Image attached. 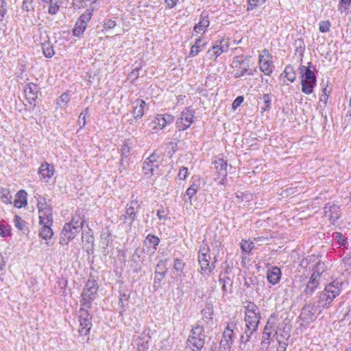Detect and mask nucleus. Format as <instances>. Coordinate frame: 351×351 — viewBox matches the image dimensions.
<instances>
[{
    "mask_svg": "<svg viewBox=\"0 0 351 351\" xmlns=\"http://www.w3.org/2000/svg\"><path fill=\"white\" fill-rule=\"evenodd\" d=\"M158 156L156 153H153L143 162V170L145 175L151 176L154 174L155 167L158 168L156 160Z\"/></svg>",
    "mask_w": 351,
    "mask_h": 351,
    "instance_id": "f8f14e48",
    "label": "nucleus"
},
{
    "mask_svg": "<svg viewBox=\"0 0 351 351\" xmlns=\"http://www.w3.org/2000/svg\"><path fill=\"white\" fill-rule=\"evenodd\" d=\"M98 285L96 280L88 279L81 293L80 305L81 306L90 308L91 302L93 301L97 295Z\"/></svg>",
    "mask_w": 351,
    "mask_h": 351,
    "instance_id": "7ed1b4c3",
    "label": "nucleus"
},
{
    "mask_svg": "<svg viewBox=\"0 0 351 351\" xmlns=\"http://www.w3.org/2000/svg\"><path fill=\"white\" fill-rule=\"evenodd\" d=\"M86 25L82 24L81 22L76 21L75 27L73 29V35L80 37L85 31Z\"/></svg>",
    "mask_w": 351,
    "mask_h": 351,
    "instance_id": "ea45409f",
    "label": "nucleus"
},
{
    "mask_svg": "<svg viewBox=\"0 0 351 351\" xmlns=\"http://www.w3.org/2000/svg\"><path fill=\"white\" fill-rule=\"evenodd\" d=\"M274 317H273L272 316H271L265 326V328H264V330H263V340L262 341V344H265L267 346H269L270 342H269V339L271 338V334H272V332L274 331Z\"/></svg>",
    "mask_w": 351,
    "mask_h": 351,
    "instance_id": "dca6fc26",
    "label": "nucleus"
},
{
    "mask_svg": "<svg viewBox=\"0 0 351 351\" xmlns=\"http://www.w3.org/2000/svg\"><path fill=\"white\" fill-rule=\"evenodd\" d=\"M14 223L15 227L19 230L22 231L25 233L26 231H28V228L27 226V222L21 219L19 215H15L14 217Z\"/></svg>",
    "mask_w": 351,
    "mask_h": 351,
    "instance_id": "473e14b6",
    "label": "nucleus"
},
{
    "mask_svg": "<svg viewBox=\"0 0 351 351\" xmlns=\"http://www.w3.org/2000/svg\"><path fill=\"white\" fill-rule=\"evenodd\" d=\"M234 331L228 324L223 332V338L220 341V346L224 350L229 349L232 345Z\"/></svg>",
    "mask_w": 351,
    "mask_h": 351,
    "instance_id": "2eb2a0df",
    "label": "nucleus"
},
{
    "mask_svg": "<svg viewBox=\"0 0 351 351\" xmlns=\"http://www.w3.org/2000/svg\"><path fill=\"white\" fill-rule=\"evenodd\" d=\"M52 212V207H47V210L38 211L40 223L53 224Z\"/></svg>",
    "mask_w": 351,
    "mask_h": 351,
    "instance_id": "412c9836",
    "label": "nucleus"
},
{
    "mask_svg": "<svg viewBox=\"0 0 351 351\" xmlns=\"http://www.w3.org/2000/svg\"><path fill=\"white\" fill-rule=\"evenodd\" d=\"M132 199L130 201L129 204L126 205V206H129V208H132V209L138 210L140 208L138 201L136 199H134V195H132Z\"/></svg>",
    "mask_w": 351,
    "mask_h": 351,
    "instance_id": "0e129e2a",
    "label": "nucleus"
},
{
    "mask_svg": "<svg viewBox=\"0 0 351 351\" xmlns=\"http://www.w3.org/2000/svg\"><path fill=\"white\" fill-rule=\"evenodd\" d=\"M68 223H72L73 226L79 227L80 230L84 226L85 223L84 220H82V217L80 216V211H76V214L73 216L70 222Z\"/></svg>",
    "mask_w": 351,
    "mask_h": 351,
    "instance_id": "e433bc0d",
    "label": "nucleus"
},
{
    "mask_svg": "<svg viewBox=\"0 0 351 351\" xmlns=\"http://www.w3.org/2000/svg\"><path fill=\"white\" fill-rule=\"evenodd\" d=\"M243 306L245 308V315L261 316L259 308L254 302L246 301L243 302Z\"/></svg>",
    "mask_w": 351,
    "mask_h": 351,
    "instance_id": "5701e85b",
    "label": "nucleus"
},
{
    "mask_svg": "<svg viewBox=\"0 0 351 351\" xmlns=\"http://www.w3.org/2000/svg\"><path fill=\"white\" fill-rule=\"evenodd\" d=\"M261 316L250 315L245 314L244 317L245 326L255 328L258 330L261 322Z\"/></svg>",
    "mask_w": 351,
    "mask_h": 351,
    "instance_id": "4be33fe9",
    "label": "nucleus"
},
{
    "mask_svg": "<svg viewBox=\"0 0 351 351\" xmlns=\"http://www.w3.org/2000/svg\"><path fill=\"white\" fill-rule=\"evenodd\" d=\"M26 204H27L26 199H16L14 201V206L19 208H22L23 206H25Z\"/></svg>",
    "mask_w": 351,
    "mask_h": 351,
    "instance_id": "774afa93",
    "label": "nucleus"
},
{
    "mask_svg": "<svg viewBox=\"0 0 351 351\" xmlns=\"http://www.w3.org/2000/svg\"><path fill=\"white\" fill-rule=\"evenodd\" d=\"M258 280L256 276L245 278L244 285L246 287H251L257 284Z\"/></svg>",
    "mask_w": 351,
    "mask_h": 351,
    "instance_id": "5fc2aeb1",
    "label": "nucleus"
},
{
    "mask_svg": "<svg viewBox=\"0 0 351 351\" xmlns=\"http://www.w3.org/2000/svg\"><path fill=\"white\" fill-rule=\"evenodd\" d=\"M241 247L243 252L249 253L254 247V244L252 241L243 240L241 243Z\"/></svg>",
    "mask_w": 351,
    "mask_h": 351,
    "instance_id": "c03bdc74",
    "label": "nucleus"
},
{
    "mask_svg": "<svg viewBox=\"0 0 351 351\" xmlns=\"http://www.w3.org/2000/svg\"><path fill=\"white\" fill-rule=\"evenodd\" d=\"M227 162L222 158L215 161V168L219 171V173L223 177L227 175Z\"/></svg>",
    "mask_w": 351,
    "mask_h": 351,
    "instance_id": "72a5a7b5",
    "label": "nucleus"
},
{
    "mask_svg": "<svg viewBox=\"0 0 351 351\" xmlns=\"http://www.w3.org/2000/svg\"><path fill=\"white\" fill-rule=\"evenodd\" d=\"M318 304L315 306L314 304H306L302 309V313L300 315V319L306 323H310L314 321L315 313L318 311Z\"/></svg>",
    "mask_w": 351,
    "mask_h": 351,
    "instance_id": "9b49d317",
    "label": "nucleus"
},
{
    "mask_svg": "<svg viewBox=\"0 0 351 351\" xmlns=\"http://www.w3.org/2000/svg\"><path fill=\"white\" fill-rule=\"evenodd\" d=\"M262 99L264 103V105L261 107L262 110H263L264 111L269 110L271 108V103L270 96L268 94H264Z\"/></svg>",
    "mask_w": 351,
    "mask_h": 351,
    "instance_id": "de8ad7c7",
    "label": "nucleus"
},
{
    "mask_svg": "<svg viewBox=\"0 0 351 351\" xmlns=\"http://www.w3.org/2000/svg\"><path fill=\"white\" fill-rule=\"evenodd\" d=\"M145 243L146 245H153V250L155 251L157 249V246L159 244L160 239L158 237L154 235V234H148L145 239Z\"/></svg>",
    "mask_w": 351,
    "mask_h": 351,
    "instance_id": "58836bf2",
    "label": "nucleus"
},
{
    "mask_svg": "<svg viewBox=\"0 0 351 351\" xmlns=\"http://www.w3.org/2000/svg\"><path fill=\"white\" fill-rule=\"evenodd\" d=\"M247 73L250 75H253V72L252 71L248 72V69H247V68H243V69H241V68L239 69H239H237V71L234 73V77L235 78H239V77L243 76L244 74H245Z\"/></svg>",
    "mask_w": 351,
    "mask_h": 351,
    "instance_id": "bf43d9fd",
    "label": "nucleus"
},
{
    "mask_svg": "<svg viewBox=\"0 0 351 351\" xmlns=\"http://www.w3.org/2000/svg\"><path fill=\"white\" fill-rule=\"evenodd\" d=\"M92 16V10H87L84 14H82L77 21L81 22L82 24L87 26L88 23L90 20Z\"/></svg>",
    "mask_w": 351,
    "mask_h": 351,
    "instance_id": "37998d69",
    "label": "nucleus"
},
{
    "mask_svg": "<svg viewBox=\"0 0 351 351\" xmlns=\"http://www.w3.org/2000/svg\"><path fill=\"white\" fill-rule=\"evenodd\" d=\"M22 9L26 12H33L34 10L33 0H23Z\"/></svg>",
    "mask_w": 351,
    "mask_h": 351,
    "instance_id": "09e8293b",
    "label": "nucleus"
},
{
    "mask_svg": "<svg viewBox=\"0 0 351 351\" xmlns=\"http://www.w3.org/2000/svg\"><path fill=\"white\" fill-rule=\"evenodd\" d=\"M205 45L206 43H202L201 38L196 39L195 44L192 45L191 48L189 57H194L197 56L202 50L204 49Z\"/></svg>",
    "mask_w": 351,
    "mask_h": 351,
    "instance_id": "bb28decb",
    "label": "nucleus"
},
{
    "mask_svg": "<svg viewBox=\"0 0 351 351\" xmlns=\"http://www.w3.org/2000/svg\"><path fill=\"white\" fill-rule=\"evenodd\" d=\"M131 154V147L127 143H124L121 147V156L129 157Z\"/></svg>",
    "mask_w": 351,
    "mask_h": 351,
    "instance_id": "052dcab7",
    "label": "nucleus"
},
{
    "mask_svg": "<svg viewBox=\"0 0 351 351\" xmlns=\"http://www.w3.org/2000/svg\"><path fill=\"white\" fill-rule=\"evenodd\" d=\"M87 2L86 0H73V7L75 10H80L86 5Z\"/></svg>",
    "mask_w": 351,
    "mask_h": 351,
    "instance_id": "4d7b16f0",
    "label": "nucleus"
},
{
    "mask_svg": "<svg viewBox=\"0 0 351 351\" xmlns=\"http://www.w3.org/2000/svg\"><path fill=\"white\" fill-rule=\"evenodd\" d=\"M257 329L245 326L244 330L241 335V343L245 344L253 339H256Z\"/></svg>",
    "mask_w": 351,
    "mask_h": 351,
    "instance_id": "aec40b11",
    "label": "nucleus"
},
{
    "mask_svg": "<svg viewBox=\"0 0 351 351\" xmlns=\"http://www.w3.org/2000/svg\"><path fill=\"white\" fill-rule=\"evenodd\" d=\"M184 265L182 259L176 258L174 260L173 268L177 272H182Z\"/></svg>",
    "mask_w": 351,
    "mask_h": 351,
    "instance_id": "3c124183",
    "label": "nucleus"
},
{
    "mask_svg": "<svg viewBox=\"0 0 351 351\" xmlns=\"http://www.w3.org/2000/svg\"><path fill=\"white\" fill-rule=\"evenodd\" d=\"M43 226L40 229V233H39V236L45 239V240H48L49 239L51 238V237L53 236V230L51 228V226H52V224H42Z\"/></svg>",
    "mask_w": 351,
    "mask_h": 351,
    "instance_id": "c85d7f7f",
    "label": "nucleus"
},
{
    "mask_svg": "<svg viewBox=\"0 0 351 351\" xmlns=\"http://www.w3.org/2000/svg\"><path fill=\"white\" fill-rule=\"evenodd\" d=\"M10 234V229L5 225H0V235L3 237H5Z\"/></svg>",
    "mask_w": 351,
    "mask_h": 351,
    "instance_id": "69168bd1",
    "label": "nucleus"
},
{
    "mask_svg": "<svg viewBox=\"0 0 351 351\" xmlns=\"http://www.w3.org/2000/svg\"><path fill=\"white\" fill-rule=\"evenodd\" d=\"M330 23L328 21H321L319 24V30L322 33L328 32L330 30Z\"/></svg>",
    "mask_w": 351,
    "mask_h": 351,
    "instance_id": "603ef678",
    "label": "nucleus"
},
{
    "mask_svg": "<svg viewBox=\"0 0 351 351\" xmlns=\"http://www.w3.org/2000/svg\"><path fill=\"white\" fill-rule=\"evenodd\" d=\"M86 307L81 306L78 311L80 328L78 330L80 335H87L92 328V315L89 313Z\"/></svg>",
    "mask_w": 351,
    "mask_h": 351,
    "instance_id": "423d86ee",
    "label": "nucleus"
},
{
    "mask_svg": "<svg viewBox=\"0 0 351 351\" xmlns=\"http://www.w3.org/2000/svg\"><path fill=\"white\" fill-rule=\"evenodd\" d=\"M210 22L208 20V14L202 12L200 16V20L197 24L194 27V31L198 32L200 31H205L206 27L209 26Z\"/></svg>",
    "mask_w": 351,
    "mask_h": 351,
    "instance_id": "b1692460",
    "label": "nucleus"
},
{
    "mask_svg": "<svg viewBox=\"0 0 351 351\" xmlns=\"http://www.w3.org/2000/svg\"><path fill=\"white\" fill-rule=\"evenodd\" d=\"M271 58V56L269 54L266 58L262 55H260L259 56L260 69L267 75H270L271 74L274 67Z\"/></svg>",
    "mask_w": 351,
    "mask_h": 351,
    "instance_id": "ddd939ff",
    "label": "nucleus"
},
{
    "mask_svg": "<svg viewBox=\"0 0 351 351\" xmlns=\"http://www.w3.org/2000/svg\"><path fill=\"white\" fill-rule=\"evenodd\" d=\"M79 227L73 226L72 223H65L60 234V243L62 245H66L80 232Z\"/></svg>",
    "mask_w": 351,
    "mask_h": 351,
    "instance_id": "1a4fd4ad",
    "label": "nucleus"
},
{
    "mask_svg": "<svg viewBox=\"0 0 351 351\" xmlns=\"http://www.w3.org/2000/svg\"><path fill=\"white\" fill-rule=\"evenodd\" d=\"M252 2L250 3V5H247V10H252L254 9L258 4H263L265 2V0H252Z\"/></svg>",
    "mask_w": 351,
    "mask_h": 351,
    "instance_id": "e2e57ef3",
    "label": "nucleus"
},
{
    "mask_svg": "<svg viewBox=\"0 0 351 351\" xmlns=\"http://www.w3.org/2000/svg\"><path fill=\"white\" fill-rule=\"evenodd\" d=\"M44 3L49 4L48 12L51 14H56L59 10L58 0H43Z\"/></svg>",
    "mask_w": 351,
    "mask_h": 351,
    "instance_id": "c9c22d12",
    "label": "nucleus"
},
{
    "mask_svg": "<svg viewBox=\"0 0 351 351\" xmlns=\"http://www.w3.org/2000/svg\"><path fill=\"white\" fill-rule=\"evenodd\" d=\"M281 270L278 267L272 266L268 268L267 271V278L271 285L277 284L281 278Z\"/></svg>",
    "mask_w": 351,
    "mask_h": 351,
    "instance_id": "a211bd4d",
    "label": "nucleus"
},
{
    "mask_svg": "<svg viewBox=\"0 0 351 351\" xmlns=\"http://www.w3.org/2000/svg\"><path fill=\"white\" fill-rule=\"evenodd\" d=\"M209 250V247L206 245H201L198 252V261L201 268L200 273L205 276H209L215 267L214 263L209 264L210 260Z\"/></svg>",
    "mask_w": 351,
    "mask_h": 351,
    "instance_id": "20e7f679",
    "label": "nucleus"
},
{
    "mask_svg": "<svg viewBox=\"0 0 351 351\" xmlns=\"http://www.w3.org/2000/svg\"><path fill=\"white\" fill-rule=\"evenodd\" d=\"M324 215L330 223L335 225L341 217L340 207L335 204L328 202L324 206Z\"/></svg>",
    "mask_w": 351,
    "mask_h": 351,
    "instance_id": "9d476101",
    "label": "nucleus"
},
{
    "mask_svg": "<svg viewBox=\"0 0 351 351\" xmlns=\"http://www.w3.org/2000/svg\"><path fill=\"white\" fill-rule=\"evenodd\" d=\"M194 111L189 107L181 112L180 117L176 121V125L180 131H184L191 126L193 121Z\"/></svg>",
    "mask_w": 351,
    "mask_h": 351,
    "instance_id": "0eeeda50",
    "label": "nucleus"
},
{
    "mask_svg": "<svg viewBox=\"0 0 351 351\" xmlns=\"http://www.w3.org/2000/svg\"><path fill=\"white\" fill-rule=\"evenodd\" d=\"M149 338L150 337L146 335H142L136 339V343L138 351H147Z\"/></svg>",
    "mask_w": 351,
    "mask_h": 351,
    "instance_id": "a878e982",
    "label": "nucleus"
},
{
    "mask_svg": "<svg viewBox=\"0 0 351 351\" xmlns=\"http://www.w3.org/2000/svg\"><path fill=\"white\" fill-rule=\"evenodd\" d=\"M43 51L45 57L51 58L54 55L55 52L53 48V45L49 42H45L42 44Z\"/></svg>",
    "mask_w": 351,
    "mask_h": 351,
    "instance_id": "4c0bfd02",
    "label": "nucleus"
},
{
    "mask_svg": "<svg viewBox=\"0 0 351 351\" xmlns=\"http://www.w3.org/2000/svg\"><path fill=\"white\" fill-rule=\"evenodd\" d=\"M11 195L8 190L2 189L1 199L3 203L11 204Z\"/></svg>",
    "mask_w": 351,
    "mask_h": 351,
    "instance_id": "8fccbe9b",
    "label": "nucleus"
},
{
    "mask_svg": "<svg viewBox=\"0 0 351 351\" xmlns=\"http://www.w3.org/2000/svg\"><path fill=\"white\" fill-rule=\"evenodd\" d=\"M70 100V96L68 93H62L59 98L57 99L56 104L61 108H64L66 106L67 103Z\"/></svg>",
    "mask_w": 351,
    "mask_h": 351,
    "instance_id": "79ce46f5",
    "label": "nucleus"
},
{
    "mask_svg": "<svg viewBox=\"0 0 351 351\" xmlns=\"http://www.w3.org/2000/svg\"><path fill=\"white\" fill-rule=\"evenodd\" d=\"M205 338L204 329L198 322L197 325L192 328L187 341L194 348H197L195 351H201L205 343Z\"/></svg>",
    "mask_w": 351,
    "mask_h": 351,
    "instance_id": "39448f33",
    "label": "nucleus"
},
{
    "mask_svg": "<svg viewBox=\"0 0 351 351\" xmlns=\"http://www.w3.org/2000/svg\"><path fill=\"white\" fill-rule=\"evenodd\" d=\"M299 71L301 77L302 92L306 95H310L313 92L316 86L317 77L310 66H300Z\"/></svg>",
    "mask_w": 351,
    "mask_h": 351,
    "instance_id": "f03ea898",
    "label": "nucleus"
},
{
    "mask_svg": "<svg viewBox=\"0 0 351 351\" xmlns=\"http://www.w3.org/2000/svg\"><path fill=\"white\" fill-rule=\"evenodd\" d=\"M37 207L38 211H40L47 210V207L51 206L47 204V200L45 197L39 196V197L38 198Z\"/></svg>",
    "mask_w": 351,
    "mask_h": 351,
    "instance_id": "49530a36",
    "label": "nucleus"
},
{
    "mask_svg": "<svg viewBox=\"0 0 351 351\" xmlns=\"http://www.w3.org/2000/svg\"><path fill=\"white\" fill-rule=\"evenodd\" d=\"M130 295L125 293H120L119 304L121 307L123 311H125L128 306V300Z\"/></svg>",
    "mask_w": 351,
    "mask_h": 351,
    "instance_id": "a19ab883",
    "label": "nucleus"
},
{
    "mask_svg": "<svg viewBox=\"0 0 351 351\" xmlns=\"http://www.w3.org/2000/svg\"><path fill=\"white\" fill-rule=\"evenodd\" d=\"M228 44H226V46L219 45H213L212 49L208 51V53L210 54L211 51H213V54L210 55V58H217L222 53L228 51Z\"/></svg>",
    "mask_w": 351,
    "mask_h": 351,
    "instance_id": "cd10ccee",
    "label": "nucleus"
},
{
    "mask_svg": "<svg viewBox=\"0 0 351 351\" xmlns=\"http://www.w3.org/2000/svg\"><path fill=\"white\" fill-rule=\"evenodd\" d=\"M138 211V210L132 209V208H129V206H126L125 214L122 216L124 222L128 223V226H131L133 221L136 218Z\"/></svg>",
    "mask_w": 351,
    "mask_h": 351,
    "instance_id": "393cba45",
    "label": "nucleus"
},
{
    "mask_svg": "<svg viewBox=\"0 0 351 351\" xmlns=\"http://www.w3.org/2000/svg\"><path fill=\"white\" fill-rule=\"evenodd\" d=\"M341 287L342 282L337 280L326 285L324 291L319 293L318 306L328 308L333 300L340 294Z\"/></svg>",
    "mask_w": 351,
    "mask_h": 351,
    "instance_id": "f257e3e1",
    "label": "nucleus"
},
{
    "mask_svg": "<svg viewBox=\"0 0 351 351\" xmlns=\"http://www.w3.org/2000/svg\"><path fill=\"white\" fill-rule=\"evenodd\" d=\"M166 261L160 260L156 266L155 271L167 273V268L165 264Z\"/></svg>",
    "mask_w": 351,
    "mask_h": 351,
    "instance_id": "6e6d98bb",
    "label": "nucleus"
},
{
    "mask_svg": "<svg viewBox=\"0 0 351 351\" xmlns=\"http://www.w3.org/2000/svg\"><path fill=\"white\" fill-rule=\"evenodd\" d=\"M129 157L122 156L120 159L119 171L120 173H123L126 169V167L128 165Z\"/></svg>",
    "mask_w": 351,
    "mask_h": 351,
    "instance_id": "864d4df0",
    "label": "nucleus"
},
{
    "mask_svg": "<svg viewBox=\"0 0 351 351\" xmlns=\"http://www.w3.org/2000/svg\"><path fill=\"white\" fill-rule=\"evenodd\" d=\"M235 198L237 203H247L252 199V195L248 192L243 193L238 191L236 193Z\"/></svg>",
    "mask_w": 351,
    "mask_h": 351,
    "instance_id": "2f4dec72",
    "label": "nucleus"
},
{
    "mask_svg": "<svg viewBox=\"0 0 351 351\" xmlns=\"http://www.w3.org/2000/svg\"><path fill=\"white\" fill-rule=\"evenodd\" d=\"M157 123L160 129H162L167 125V123L165 121V119L163 118L162 114H158L156 118Z\"/></svg>",
    "mask_w": 351,
    "mask_h": 351,
    "instance_id": "338daca9",
    "label": "nucleus"
},
{
    "mask_svg": "<svg viewBox=\"0 0 351 351\" xmlns=\"http://www.w3.org/2000/svg\"><path fill=\"white\" fill-rule=\"evenodd\" d=\"M198 185L193 184L189 187L185 193L184 196H187L189 199H191L197 193Z\"/></svg>",
    "mask_w": 351,
    "mask_h": 351,
    "instance_id": "a18cd8bd",
    "label": "nucleus"
},
{
    "mask_svg": "<svg viewBox=\"0 0 351 351\" xmlns=\"http://www.w3.org/2000/svg\"><path fill=\"white\" fill-rule=\"evenodd\" d=\"M320 274L318 270L314 271L310 277L306 287L301 294V296L304 295L305 300L310 298L317 290L319 286Z\"/></svg>",
    "mask_w": 351,
    "mask_h": 351,
    "instance_id": "6e6552de",
    "label": "nucleus"
},
{
    "mask_svg": "<svg viewBox=\"0 0 351 351\" xmlns=\"http://www.w3.org/2000/svg\"><path fill=\"white\" fill-rule=\"evenodd\" d=\"M134 106L133 107L132 114L135 119H141L145 112V108L146 103L142 99H137L134 102Z\"/></svg>",
    "mask_w": 351,
    "mask_h": 351,
    "instance_id": "6ab92c4d",
    "label": "nucleus"
},
{
    "mask_svg": "<svg viewBox=\"0 0 351 351\" xmlns=\"http://www.w3.org/2000/svg\"><path fill=\"white\" fill-rule=\"evenodd\" d=\"M55 172L53 165H49L48 162H44L40 165L38 169V174L40 178L45 179L48 182L50 178L53 176Z\"/></svg>",
    "mask_w": 351,
    "mask_h": 351,
    "instance_id": "f3484780",
    "label": "nucleus"
},
{
    "mask_svg": "<svg viewBox=\"0 0 351 351\" xmlns=\"http://www.w3.org/2000/svg\"><path fill=\"white\" fill-rule=\"evenodd\" d=\"M245 59L243 56H236L232 62L233 66L241 69V64L245 62Z\"/></svg>",
    "mask_w": 351,
    "mask_h": 351,
    "instance_id": "680f3d73",
    "label": "nucleus"
},
{
    "mask_svg": "<svg viewBox=\"0 0 351 351\" xmlns=\"http://www.w3.org/2000/svg\"><path fill=\"white\" fill-rule=\"evenodd\" d=\"M167 273L154 272V279L153 282V289L154 291L158 290L161 287V282L166 276Z\"/></svg>",
    "mask_w": 351,
    "mask_h": 351,
    "instance_id": "7c9ffc66",
    "label": "nucleus"
},
{
    "mask_svg": "<svg viewBox=\"0 0 351 351\" xmlns=\"http://www.w3.org/2000/svg\"><path fill=\"white\" fill-rule=\"evenodd\" d=\"M24 92L26 99L29 104H32L33 102L36 101V99L38 97L39 88L36 84L34 83H29L25 86Z\"/></svg>",
    "mask_w": 351,
    "mask_h": 351,
    "instance_id": "4468645a",
    "label": "nucleus"
},
{
    "mask_svg": "<svg viewBox=\"0 0 351 351\" xmlns=\"http://www.w3.org/2000/svg\"><path fill=\"white\" fill-rule=\"evenodd\" d=\"M281 75L286 77L291 82H293L296 79V72L291 65L286 66Z\"/></svg>",
    "mask_w": 351,
    "mask_h": 351,
    "instance_id": "c756f323",
    "label": "nucleus"
},
{
    "mask_svg": "<svg viewBox=\"0 0 351 351\" xmlns=\"http://www.w3.org/2000/svg\"><path fill=\"white\" fill-rule=\"evenodd\" d=\"M201 313L202 315V319L205 322L208 323L209 321L213 319L212 315L213 314V311L212 306L210 305H206V307L201 311Z\"/></svg>",
    "mask_w": 351,
    "mask_h": 351,
    "instance_id": "f704fd0d",
    "label": "nucleus"
},
{
    "mask_svg": "<svg viewBox=\"0 0 351 351\" xmlns=\"http://www.w3.org/2000/svg\"><path fill=\"white\" fill-rule=\"evenodd\" d=\"M7 13V4L3 0H0V21H2Z\"/></svg>",
    "mask_w": 351,
    "mask_h": 351,
    "instance_id": "13d9d810",
    "label": "nucleus"
}]
</instances>
